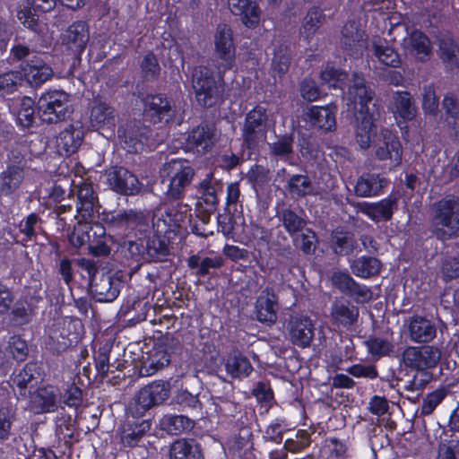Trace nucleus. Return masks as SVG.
<instances>
[{
	"label": "nucleus",
	"mask_w": 459,
	"mask_h": 459,
	"mask_svg": "<svg viewBox=\"0 0 459 459\" xmlns=\"http://www.w3.org/2000/svg\"><path fill=\"white\" fill-rule=\"evenodd\" d=\"M192 208L187 204H178L169 207L165 212L157 211L152 215V229L139 233L134 240H126L119 245L117 255L122 257L125 264L135 267L152 262H162L169 255V245L179 242L186 230V222H191Z\"/></svg>",
	"instance_id": "1"
},
{
	"label": "nucleus",
	"mask_w": 459,
	"mask_h": 459,
	"mask_svg": "<svg viewBox=\"0 0 459 459\" xmlns=\"http://www.w3.org/2000/svg\"><path fill=\"white\" fill-rule=\"evenodd\" d=\"M355 104L359 108L355 113L357 121L355 137L361 149L367 150L377 136L376 122L379 118V104L375 99V91L367 85L364 79L358 81L351 89Z\"/></svg>",
	"instance_id": "2"
},
{
	"label": "nucleus",
	"mask_w": 459,
	"mask_h": 459,
	"mask_svg": "<svg viewBox=\"0 0 459 459\" xmlns=\"http://www.w3.org/2000/svg\"><path fill=\"white\" fill-rule=\"evenodd\" d=\"M224 74L206 65H198L193 69L191 83L198 107L211 109L224 104L228 99Z\"/></svg>",
	"instance_id": "3"
},
{
	"label": "nucleus",
	"mask_w": 459,
	"mask_h": 459,
	"mask_svg": "<svg viewBox=\"0 0 459 459\" xmlns=\"http://www.w3.org/2000/svg\"><path fill=\"white\" fill-rule=\"evenodd\" d=\"M429 232L443 243L459 236V201L455 196H446L430 206Z\"/></svg>",
	"instance_id": "4"
},
{
	"label": "nucleus",
	"mask_w": 459,
	"mask_h": 459,
	"mask_svg": "<svg viewBox=\"0 0 459 459\" xmlns=\"http://www.w3.org/2000/svg\"><path fill=\"white\" fill-rule=\"evenodd\" d=\"M163 173L162 183H168L164 191L165 201L168 203L178 202L176 205L179 203L183 204L181 201L191 186L195 174V169L189 161L174 159L165 164ZM171 206H175V204L168 205L164 212Z\"/></svg>",
	"instance_id": "5"
},
{
	"label": "nucleus",
	"mask_w": 459,
	"mask_h": 459,
	"mask_svg": "<svg viewBox=\"0 0 459 459\" xmlns=\"http://www.w3.org/2000/svg\"><path fill=\"white\" fill-rule=\"evenodd\" d=\"M152 215L153 212L150 211L128 209L110 212L104 221L109 231L127 236L135 230L139 233L148 231L150 222H152Z\"/></svg>",
	"instance_id": "6"
},
{
	"label": "nucleus",
	"mask_w": 459,
	"mask_h": 459,
	"mask_svg": "<svg viewBox=\"0 0 459 459\" xmlns=\"http://www.w3.org/2000/svg\"><path fill=\"white\" fill-rule=\"evenodd\" d=\"M36 109L39 118L48 124L65 120L73 112L70 95L62 90H49L39 98Z\"/></svg>",
	"instance_id": "7"
},
{
	"label": "nucleus",
	"mask_w": 459,
	"mask_h": 459,
	"mask_svg": "<svg viewBox=\"0 0 459 459\" xmlns=\"http://www.w3.org/2000/svg\"><path fill=\"white\" fill-rule=\"evenodd\" d=\"M171 385L167 380H155L142 387L130 403L131 413L139 418L150 409L163 403L170 394Z\"/></svg>",
	"instance_id": "8"
},
{
	"label": "nucleus",
	"mask_w": 459,
	"mask_h": 459,
	"mask_svg": "<svg viewBox=\"0 0 459 459\" xmlns=\"http://www.w3.org/2000/svg\"><path fill=\"white\" fill-rule=\"evenodd\" d=\"M26 167L27 160L20 151L8 153L6 168L0 173V196H10L20 188Z\"/></svg>",
	"instance_id": "9"
},
{
	"label": "nucleus",
	"mask_w": 459,
	"mask_h": 459,
	"mask_svg": "<svg viewBox=\"0 0 459 459\" xmlns=\"http://www.w3.org/2000/svg\"><path fill=\"white\" fill-rule=\"evenodd\" d=\"M213 43L217 69L222 73L231 70L236 62V46L230 26L219 24L213 36Z\"/></svg>",
	"instance_id": "10"
},
{
	"label": "nucleus",
	"mask_w": 459,
	"mask_h": 459,
	"mask_svg": "<svg viewBox=\"0 0 459 459\" xmlns=\"http://www.w3.org/2000/svg\"><path fill=\"white\" fill-rule=\"evenodd\" d=\"M143 115L152 124L171 122L176 117V104L172 97L166 93L146 94L143 100Z\"/></svg>",
	"instance_id": "11"
},
{
	"label": "nucleus",
	"mask_w": 459,
	"mask_h": 459,
	"mask_svg": "<svg viewBox=\"0 0 459 459\" xmlns=\"http://www.w3.org/2000/svg\"><path fill=\"white\" fill-rule=\"evenodd\" d=\"M222 191V186L213 182L210 176L201 180L196 187L198 194L195 212L196 216L204 223L210 221L211 215L217 210L220 199L218 191Z\"/></svg>",
	"instance_id": "12"
},
{
	"label": "nucleus",
	"mask_w": 459,
	"mask_h": 459,
	"mask_svg": "<svg viewBox=\"0 0 459 459\" xmlns=\"http://www.w3.org/2000/svg\"><path fill=\"white\" fill-rule=\"evenodd\" d=\"M284 327L294 345L300 348L310 345L315 333V326L308 316L292 311L286 315Z\"/></svg>",
	"instance_id": "13"
},
{
	"label": "nucleus",
	"mask_w": 459,
	"mask_h": 459,
	"mask_svg": "<svg viewBox=\"0 0 459 459\" xmlns=\"http://www.w3.org/2000/svg\"><path fill=\"white\" fill-rule=\"evenodd\" d=\"M217 140L215 125L208 121H202L187 132L185 144L188 151L204 154L212 151Z\"/></svg>",
	"instance_id": "14"
},
{
	"label": "nucleus",
	"mask_w": 459,
	"mask_h": 459,
	"mask_svg": "<svg viewBox=\"0 0 459 459\" xmlns=\"http://www.w3.org/2000/svg\"><path fill=\"white\" fill-rule=\"evenodd\" d=\"M268 116L266 108L261 105L255 106L245 117L243 126V143L249 149L254 150L260 137L266 132Z\"/></svg>",
	"instance_id": "15"
},
{
	"label": "nucleus",
	"mask_w": 459,
	"mask_h": 459,
	"mask_svg": "<svg viewBox=\"0 0 459 459\" xmlns=\"http://www.w3.org/2000/svg\"><path fill=\"white\" fill-rule=\"evenodd\" d=\"M440 359V349L431 345L408 347L402 355L403 364L416 370L433 368L438 364Z\"/></svg>",
	"instance_id": "16"
},
{
	"label": "nucleus",
	"mask_w": 459,
	"mask_h": 459,
	"mask_svg": "<svg viewBox=\"0 0 459 459\" xmlns=\"http://www.w3.org/2000/svg\"><path fill=\"white\" fill-rule=\"evenodd\" d=\"M106 177L110 189L119 195H134L141 190L142 184L138 178L125 167H111Z\"/></svg>",
	"instance_id": "17"
},
{
	"label": "nucleus",
	"mask_w": 459,
	"mask_h": 459,
	"mask_svg": "<svg viewBox=\"0 0 459 459\" xmlns=\"http://www.w3.org/2000/svg\"><path fill=\"white\" fill-rule=\"evenodd\" d=\"M61 391L55 385H39L30 394L29 407L35 414L54 412L58 407Z\"/></svg>",
	"instance_id": "18"
},
{
	"label": "nucleus",
	"mask_w": 459,
	"mask_h": 459,
	"mask_svg": "<svg viewBox=\"0 0 459 459\" xmlns=\"http://www.w3.org/2000/svg\"><path fill=\"white\" fill-rule=\"evenodd\" d=\"M46 57L45 54L37 53L32 58L19 65L23 81L28 82L32 87L41 86L53 75V69Z\"/></svg>",
	"instance_id": "19"
},
{
	"label": "nucleus",
	"mask_w": 459,
	"mask_h": 459,
	"mask_svg": "<svg viewBox=\"0 0 459 459\" xmlns=\"http://www.w3.org/2000/svg\"><path fill=\"white\" fill-rule=\"evenodd\" d=\"M123 287L122 280L110 273H102L98 278L91 279V290L97 302H113L118 297Z\"/></svg>",
	"instance_id": "20"
},
{
	"label": "nucleus",
	"mask_w": 459,
	"mask_h": 459,
	"mask_svg": "<svg viewBox=\"0 0 459 459\" xmlns=\"http://www.w3.org/2000/svg\"><path fill=\"white\" fill-rule=\"evenodd\" d=\"M336 113L337 106L335 104L313 105L307 108L306 119L314 129L324 133L333 132L336 129Z\"/></svg>",
	"instance_id": "21"
},
{
	"label": "nucleus",
	"mask_w": 459,
	"mask_h": 459,
	"mask_svg": "<svg viewBox=\"0 0 459 459\" xmlns=\"http://www.w3.org/2000/svg\"><path fill=\"white\" fill-rule=\"evenodd\" d=\"M90 39L89 25L84 21H76L62 33V42L75 57H80Z\"/></svg>",
	"instance_id": "22"
},
{
	"label": "nucleus",
	"mask_w": 459,
	"mask_h": 459,
	"mask_svg": "<svg viewBox=\"0 0 459 459\" xmlns=\"http://www.w3.org/2000/svg\"><path fill=\"white\" fill-rule=\"evenodd\" d=\"M403 146L399 137L390 131L383 134V140L375 151L376 158L380 161L389 160V169H395L403 162Z\"/></svg>",
	"instance_id": "23"
},
{
	"label": "nucleus",
	"mask_w": 459,
	"mask_h": 459,
	"mask_svg": "<svg viewBox=\"0 0 459 459\" xmlns=\"http://www.w3.org/2000/svg\"><path fill=\"white\" fill-rule=\"evenodd\" d=\"M279 299L273 289L265 288L256 298L255 314L256 320L265 325H272L277 320Z\"/></svg>",
	"instance_id": "24"
},
{
	"label": "nucleus",
	"mask_w": 459,
	"mask_h": 459,
	"mask_svg": "<svg viewBox=\"0 0 459 459\" xmlns=\"http://www.w3.org/2000/svg\"><path fill=\"white\" fill-rule=\"evenodd\" d=\"M230 12L239 16L241 22L247 29L258 27L261 20V9L256 0H228Z\"/></svg>",
	"instance_id": "25"
},
{
	"label": "nucleus",
	"mask_w": 459,
	"mask_h": 459,
	"mask_svg": "<svg viewBox=\"0 0 459 459\" xmlns=\"http://www.w3.org/2000/svg\"><path fill=\"white\" fill-rule=\"evenodd\" d=\"M117 112L113 106L101 99H94L90 108V124L96 129H114Z\"/></svg>",
	"instance_id": "26"
},
{
	"label": "nucleus",
	"mask_w": 459,
	"mask_h": 459,
	"mask_svg": "<svg viewBox=\"0 0 459 459\" xmlns=\"http://www.w3.org/2000/svg\"><path fill=\"white\" fill-rule=\"evenodd\" d=\"M89 219L78 220L73 230L68 234V241L73 247L80 248L88 244L91 238H95L105 234V228L100 223L93 226Z\"/></svg>",
	"instance_id": "27"
},
{
	"label": "nucleus",
	"mask_w": 459,
	"mask_h": 459,
	"mask_svg": "<svg viewBox=\"0 0 459 459\" xmlns=\"http://www.w3.org/2000/svg\"><path fill=\"white\" fill-rule=\"evenodd\" d=\"M151 429V423L145 420H133L124 422L119 429V439L125 448H134L139 446Z\"/></svg>",
	"instance_id": "28"
},
{
	"label": "nucleus",
	"mask_w": 459,
	"mask_h": 459,
	"mask_svg": "<svg viewBox=\"0 0 459 459\" xmlns=\"http://www.w3.org/2000/svg\"><path fill=\"white\" fill-rule=\"evenodd\" d=\"M147 128L140 122H128L117 129V136L120 143L128 152H137L143 145V140L147 139Z\"/></svg>",
	"instance_id": "29"
},
{
	"label": "nucleus",
	"mask_w": 459,
	"mask_h": 459,
	"mask_svg": "<svg viewBox=\"0 0 459 459\" xmlns=\"http://www.w3.org/2000/svg\"><path fill=\"white\" fill-rule=\"evenodd\" d=\"M389 181L377 173L364 172L354 186V193L359 197H374L383 193Z\"/></svg>",
	"instance_id": "30"
},
{
	"label": "nucleus",
	"mask_w": 459,
	"mask_h": 459,
	"mask_svg": "<svg viewBox=\"0 0 459 459\" xmlns=\"http://www.w3.org/2000/svg\"><path fill=\"white\" fill-rule=\"evenodd\" d=\"M405 48L418 62L426 63L432 56L429 38L420 30L414 29L405 41Z\"/></svg>",
	"instance_id": "31"
},
{
	"label": "nucleus",
	"mask_w": 459,
	"mask_h": 459,
	"mask_svg": "<svg viewBox=\"0 0 459 459\" xmlns=\"http://www.w3.org/2000/svg\"><path fill=\"white\" fill-rule=\"evenodd\" d=\"M99 201L98 195L90 181H82L78 186L76 212L82 219H91Z\"/></svg>",
	"instance_id": "32"
},
{
	"label": "nucleus",
	"mask_w": 459,
	"mask_h": 459,
	"mask_svg": "<svg viewBox=\"0 0 459 459\" xmlns=\"http://www.w3.org/2000/svg\"><path fill=\"white\" fill-rule=\"evenodd\" d=\"M43 373L39 363L30 361L18 373L13 372L12 381L19 388L20 394L24 395L28 387H32L42 379Z\"/></svg>",
	"instance_id": "33"
},
{
	"label": "nucleus",
	"mask_w": 459,
	"mask_h": 459,
	"mask_svg": "<svg viewBox=\"0 0 459 459\" xmlns=\"http://www.w3.org/2000/svg\"><path fill=\"white\" fill-rule=\"evenodd\" d=\"M29 354L27 342L20 335H12L9 337L7 344L2 350L0 349V363L13 364V361L23 362Z\"/></svg>",
	"instance_id": "34"
},
{
	"label": "nucleus",
	"mask_w": 459,
	"mask_h": 459,
	"mask_svg": "<svg viewBox=\"0 0 459 459\" xmlns=\"http://www.w3.org/2000/svg\"><path fill=\"white\" fill-rule=\"evenodd\" d=\"M83 138L84 134L81 127L69 125L59 132L56 137V146L62 154L70 156L78 151Z\"/></svg>",
	"instance_id": "35"
},
{
	"label": "nucleus",
	"mask_w": 459,
	"mask_h": 459,
	"mask_svg": "<svg viewBox=\"0 0 459 459\" xmlns=\"http://www.w3.org/2000/svg\"><path fill=\"white\" fill-rule=\"evenodd\" d=\"M170 459H204L201 445L194 438H179L170 445Z\"/></svg>",
	"instance_id": "36"
},
{
	"label": "nucleus",
	"mask_w": 459,
	"mask_h": 459,
	"mask_svg": "<svg viewBox=\"0 0 459 459\" xmlns=\"http://www.w3.org/2000/svg\"><path fill=\"white\" fill-rule=\"evenodd\" d=\"M399 196L391 193L377 203L368 204L367 214L373 220L389 221L398 209Z\"/></svg>",
	"instance_id": "37"
},
{
	"label": "nucleus",
	"mask_w": 459,
	"mask_h": 459,
	"mask_svg": "<svg viewBox=\"0 0 459 459\" xmlns=\"http://www.w3.org/2000/svg\"><path fill=\"white\" fill-rule=\"evenodd\" d=\"M275 216L290 237L299 233L307 226V220L302 210L298 212L290 206L283 207L276 212Z\"/></svg>",
	"instance_id": "38"
},
{
	"label": "nucleus",
	"mask_w": 459,
	"mask_h": 459,
	"mask_svg": "<svg viewBox=\"0 0 459 459\" xmlns=\"http://www.w3.org/2000/svg\"><path fill=\"white\" fill-rule=\"evenodd\" d=\"M170 363V354L164 346H155L150 351L140 369L142 376H152Z\"/></svg>",
	"instance_id": "39"
},
{
	"label": "nucleus",
	"mask_w": 459,
	"mask_h": 459,
	"mask_svg": "<svg viewBox=\"0 0 459 459\" xmlns=\"http://www.w3.org/2000/svg\"><path fill=\"white\" fill-rule=\"evenodd\" d=\"M51 333L76 345L82 339L83 325L79 319L64 318L54 324Z\"/></svg>",
	"instance_id": "40"
},
{
	"label": "nucleus",
	"mask_w": 459,
	"mask_h": 459,
	"mask_svg": "<svg viewBox=\"0 0 459 459\" xmlns=\"http://www.w3.org/2000/svg\"><path fill=\"white\" fill-rule=\"evenodd\" d=\"M190 270L195 271V276L204 278L211 273V270L220 269L223 264L221 255L201 257L198 254L191 255L186 260Z\"/></svg>",
	"instance_id": "41"
},
{
	"label": "nucleus",
	"mask_w": 459,
	"mask_h": 459,
	"mask_svg": "<svg viewBox=\"0 0 459 459\" xmlns=\"http://www.w3.org/2000/svg\"><path fill=\"white\" fill-rule=\"evenodd\" d=\"M195 425L194 420L186 415L167 413L160 420V428L169 435H180L191 431Z\"/></svg>",
	"instance_id": "42"
},
{
	"label": "nucleus",
	"mask_w": 459,
	"mask_h": 459,
	"mask_svg": "<svg viewBox=\"0 0 459 459\" xmlns=\"http://www.w3.org/2000/svg\"><path fill=\"white\" fill-rule=\"evenodd\" d=\"M411 339L415 342H429L437 334L435 324L422 316H414L409 325Z\"/></svg>",
	"instance_id": "43"
},
{
	"label": "nucleus",
	"mask_w": 459,
	"mask_h": 459,
	"mask_svg": "<svg viewBox=\"0 0 459 459\" xmlns=\"http://www.w3.org/2000/svg\"><path fill=\"white\" fill-rule=\"evenodd\" d=\"M56 434L67 446L79 442L81 431L76 427V421L69 414H62L56 420Z\"/></svg>",
	"instance_id": "44"
},
{
	"label": "nucleus",
	"mask_w": 459,
	"mask_h": 459,
	"mask_svg": "<svg viewBox=\"0 0 459 459\" xmlns=\"http://www.w3.org/2000/svg\"><path fill=\"white\" fill-rule=\"evenodd\" d=\"M382 264L374 256L361 255L352 261L351 269L354 275L362 279H369L380 273Z\"/></svg>",
	"instance_id": "45"
},
{
	"label": "nucleus",
	"mask_w": 459,
	"mask_h": 459,
	"mask_svg": "<svg viewBox=\"0 0 459 459\" xmlns=\"http://www.w3.org/2000/svg\"><path fill=\"white\" fill-rule=\"evenodd\" d=\"M332 317L343 326H351L358 320L359 308L349 300L337 301L333 304Z\"/></svg>",
	"instance_id": "46"
},
{
	"label": "nucleus",
	"mask_w": 459,
	"mask_h": 459,
	"mask_svg": "<svg viewBox=\"0 0 459 459\" xmlns=\"http://www.w3.org/2000/svg\"><path fill=\"white\" fill-rule=\"evenodd\" d=\"M394 113L403 122L411 121L416 116V108L409 91H396L394 97Z\"/></svg>",
	"instance_id": "47"
},
{
	"label": "nucleus",
	"mask_w": 459,
	"mask_h": 459,
	"mask_svg": "<svg viewBox=\"0 0 459 459\" xmlns=\"http://www.w3.org/2000/svg\"><path fill=\"white\" fill-rule=\"evenodd\" d=\"M138 309H144V311L126 319L130 325H135L146 319V311L149 309L147 302H143L135 297H128L123 301L117 315L120 318H124L126 320V316H129L132 311H137Z\"/></svg>",
	"instance_id": "48"
},
{
	"label": "nucleus",
	"mask_w": 459,
	"mask_h": 459,
	"mask_svg": "<svg viewBox=\"0 0 459 459\" xmlns=\"http://www.w3.org/2000/svg\"><path fill=\"white\" fill-rule=\"evenodd\" d=\"M439 58L446 69L453 71L459 69V45L452 38L443 39L439 41Z\"/></svg>",
	"instance_id": "49"
},
{
	"label": "nucleus",
	"mask_w": 459,
	"mask_h": 459,
	"mask_svg": "<svg viewBox=\"0 0 459 459\" xmlns=\"http://www.w3.org/2000/svg\"><path fill=\"white\" fill-rule=\"evenodd\" d=\"M325 20V14L319 6H312L307 10L301 27V34L307 41L316 35Z\"/></svg>",
	"instance_id": "50"
},
{
	"label": "nucleus",
	"mask_w": 459,
	"mask_h": 459,
	"mask_svg": "<svg viewBox=\"0 0 459 459\" xmlns=\"http://www.w3.org/2000/svg\"><path fill=\"white\" fill-rule=\"evenodd\" d=\"M226 372L233 378H244L253 371L250 360L241 353L230 355L225 363Z\"/></svg>",
	"instance_id": "51"
},
{
	"label": "nucleus",
	"mask_w": 459,
	"mask_h": 459,
	"mask_svg": "<svg viewBox=\"0 0 459 459\" xmlns=\"http://www.w3.org/2000/svg\"><path fill=\"white\" fill-rule=\"evenodd\" d=\"M291 52L289 46L280 45L274 49L272 59V73L274 77L281 78L284 76L290 66Z\"/></svg>",
	"instance_id": "52"
},
{
	"label": "nucleus",
	"mask_w": 459,
	"mask_h": 459,
	"mask_svg": "<svg viewBox=\"0 0 459 459\" xmlns=\"http://www.w3.org/2000/svg\"><path fill=\"white\" fill-rule=\"evenodd\" d=\"M141 76L145 82H155L160 78L161 67L157 56L149 50L139 62Z\"/></svg>",
	"instance_id": "53"
},
{
	"label": "nucleus",
	"mask_w": 459,
	"mask_h": 459,
	"mask_svg": "<svg viewBox=\"0 0 459 459\" xmlns=\"http://www.w3.org/2000/svg\"><path fill=\"white\" fill-rule=\"evenodd\" d=\"M22 74L19 70H9L0 74V99L13 94L22 85Z\"/></svg>",
	"instance_id": "54"
},
{
	"label": "nucleus",
	"mask_w": 459,
	"mask_h": 459,
	"mask_svg": "<svg viewBox=\"0 0 459 459\" xmlns=\"http://www.w3.org/2000/svg\"><path fill=\"white\" fill-rule=\"evenodd\" d=\"M373 48L375 56L381 64L393 68L400 67L402 59L399 53L394 48L389 47L386 41L384 43L374 42Z\"/></svg>",
	"instance_id": "55"
},
{
	"label": "nucleus",
	"mask_w": 459,
	"mask_h": 459,
	"mask_svg": "<svg viewBox=\"0 0 459 459\" xmlns=\"http://www.w3.org/2000/svg\"><path fill=\"white\" fill-rule=\"evenodd\" d=\"M347 78L348 74L344 70L329 64L320 72L322 83L333 89H343Z\"/></svg>",
	"instance_id": "56"
},
{
	"label": "nucleus",
	"mask_w": 459,
	"mask_h": 459,
	"mask_svg": "<svg viewBox=\"0 0 459 459\" xmlns=\"http://www.w3.org/2000/svg\"><path fill=\"white\" fill-rule=\"evenodd\" d=\"M290 238L293 246L304 255H311L315 252L317 236L312 229L305 227L302 231L293 234Z\"/></svg>",
	"instance_id": "57"
},
{
	"label": "nucleus",
	"mask_w": 459,
	"mask_h": 459,
	"mask_svg": "<svg viewBox=\"0 0 459 459\" xmlns=\"http://www.w3.org/2000/svg\"><path fill=\"white\" fill-rule=\"evenodd\" d=\"M16 420L15 411L10 406H0V446L5 445L14 435L13 425Z\"/></svg>",
	"instance_id": "58"
},
{
	"label": "nucleus",
	"mask_w": 459,
	"mask_h": 459,
	"mask_svg": "<svg viewBox=\"0 0 459 459\" xmlns=\"http://www.w3.org/2000/svg\"><path fill=\"white\" fill-rule=\"evenodd\" d=\"M267 247L277 257L285 260H292L295 255V250L290 246L287 236L281 231H278L274 238L272 237Z\"/></svg>",
	"instance_id": "59"
},
{
	"label": "nucleus",
	"mask_w": 459,
	"mask_h": 459,
	"mask_svg": "<svg viewBox=\"0 0 459 459\" xmlns=\"http://www.w3.org/2000/svg\"><path fill=\"white\" fill-rule=\"evenodd\" d=\"M357 247L354 235L349 231H335L333 235V251L338 255H349Z\"/></svg>",
	"instance_id": "60"
},
{
	"label": "nucleus",
	"mask_w": 459,
	"mask_h": 459,
	"mask_svg": "<svg viewBox=\"0 0 459 459\" xmlns=\"http://www.w3.org/2000/svg\"><path fill=\"white\" fill-rule=\"evenodd\" d=\"M287 189L290 195L299 198L312 194L313 186L307 175L296 174L288 179Z\"/></svg>",
	"instance_id": "61"
},
{
	"label": "nucleus",
	"mask_w": 459,
	"mask_h": 459,
	"mask_svg": "<svg viewBox=\"0 0 459 459\" xmlns=\"http://www.w3.org/2000/svg\"><path fill=\"white\" fill-rule=\"evenodd\" d=\"M41 221L40 217L35 213L30 212L18 224L19 231L22 234L21 240L16 242L23 247H27L29 241L34 240L37 237L36 226Z\"/></svg>",
	"instance_id": "62"
},
{
	"label": "nucleus",
	"mask_w": 459,
	"mask_h": 459,
	"mask_svg": "<svg viewBox=\"0 0 459 459\" xmlns=\"http://www.w3.org/2000/svg\"><path fill=\"white\" fill-rule=\"evenodd\" d=\"M294 135L293 134H284L277 136V140L269 144L271 155L285 159L293 153Z\"/></svg>",
	"instance_id": "63"
},
{
	"label": "nucleus",
	"mask_w": 459,
	"mask_h": 459,
	"mask_svg": "<svg viewBox=\"0 0 459 459\" xmlns=\"http://www.w3.org/2000/svg\"><path fill=\"white\" fill-rule=\"evenodd\" d=\"M364 344L368 353L377 359L388 356L394 351L393 343L380 337L369 336Z\"/></svg>",
	"instance_id": "64"
}]
</instances>
